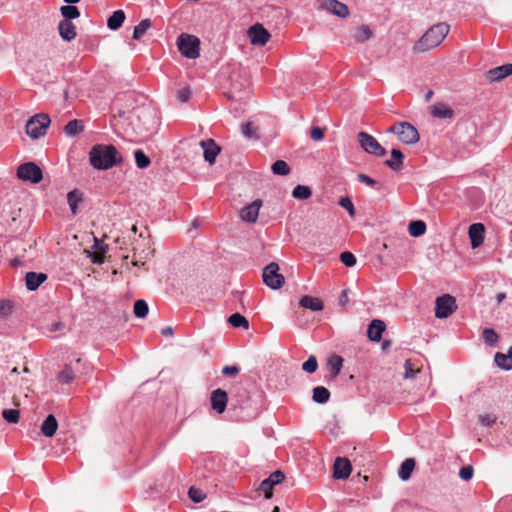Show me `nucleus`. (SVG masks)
Listing matches in <instances>:
<instances>
[{"mask_svg":"<svg viewBox=\"0 0 512 512\" xmlns=\"http://www.w3.org/2000/svg\"><path fill=\"white\" fill-rule=\"evenodd\" d=\"M408 231L411 236L419 237L425 233L426 225L421 220L412 221L409 224Z\"/></svg>","mask_w":512,"mask_h":512,"instance_id":"e433bc0d","label":"nucleus"},{"mask_svg":"<svg viewBox=\"0 0 512 512\" xmlns=\"http://www.w3.org/2000/svg\"><path fill=\"white\" fill-rule=\"evenodd\" d=\"M415 468V460L413 458L406 459L400 466L398 476L401 480L407 481Z\"/></svg>","mask_w":512,"mask_h":512,"instance_id":"c756f323","label":"nucleus"},{"mask_svg":"<svg viewBox=\"0 0 512 512\" xmlns=\"http://www.w3.org/2000/svg\"><path fill=\"white\" fill-rule=\"evenodd\" d=\"M430 113L438 119H452L455 115L454 111L444 103H435L430 107Z\"/></svg>","mask_w":512,"mask_h":512,"instance_id":"b1692460","label":"nucleus"},{"mask_svg":"<svg viewBox=\"0 0 512 512\" xmlns=\"http://www.w3.org/2000/svg\"><path fill=\"white\" fill-rule=\"evenodd\" d=\"M272 172L276 175L285 176L289 174L290 168L289 165L283 160H277L272 164Z\"/></svg>","mask_w":512,"mask_h":512,"instance_id":"37998d69","label":"nucleus"},{"mask_svg":"<svg viewBox=\"0 0 512 512\" xmlns=\"http://www.w3.org/2000/svg\"><path fill=\"white\" fill-rule=\"evenodd\" d=\"M60 12L64 18L63 20L71 21L80 16L78 8L74 5H64L60 8Z\"/></svg>","mask_w":512,"mask_h":512,"instance_id":"c9c22d12","label":"nucleus"},{"mask_svg":"<svg viewBox=\"0 0 512 512\" xmlns=\"http://www.w3.org/2000/svg\"><path fill=\"white\" fill-rule=\"evenodd\" d=\"M261 205V200H255L249 205L243 207L240 211L241 220L248 223H255L257 221Z\"/></svg>","mask_w":512,"mask_h":512,"instance_id":"dca6fc26","label":"nucleus"},{"mask_svg":"<svg viewBox=\"0 0 512 512\" xmlns=\"http://www.w3.org/2000/svg\"><path fill=\"white\" fill-rule=\"evenodd\" d=\"M311 195H312L311 189L305 185H297L292 191V196L295 199H299V200H306Z\"/></svg>","mask_w":512,"mask_h":512,"instance_id":"ea45409f","label":"nucleus"},{"mask_svg":"<svg viewBox=\"0 0 512 512\" xmlns=\"http://www.w3.org/2000/svg\"><path fill=\"white\" fill-rule=\"evenodd\" d=\"M343 362L344 359L336 354L331 355L328 358L327 366L332 378H336L340 374L341 369L343 367Z\"/></svg>","mask_w":512,"mask_h":512,"instance_id":"a878e982","label":"nucleus"},{"mask_svg":"<svg viewBox=\"0 0 512 512\" xmlns=\"http://www.w3.org/2000/svg\"><path fill=\"white\" fill-rule=\"evenodd\" d=\"M450 27L446 23H438L430 27L414 45V51L426 52L439 46L448 35Z\"/></svg>","mask_w":512,"mask_h":512,"instance_id":"f03ea898","label":"nucleus"},{"mask_svg":"<svg viewBox=\"0 0 512 512\" xmlns=\"http://www.w3.org/2000/svg\"><path fill=\"white\" fill-rule=\"evenodd\" d=\"M404 155L399 149L391 150V159L385 161V164L394 171H398L403 167Z\"/></svg>","mask_w":512,"mask_h":512,"instance_id":"bb28decb","label":"nucleus"},{"mask_svg":"<svg viewBox=\"0 0 512 512\" xmlns=\"http://www.w3.org/2000/svg\"><path fill=\"white\" fill-rule=\"evenodd\" d=\"M432 95H433V91H432V90H429V91L426 93V95H425V100H426V101H429V100L431 99Z\"/></svg>","mask_w":512,"mask_h":512,"instance_id":"338daca9","label":"nucleus"},{"mask_svg":"<svg viewBox=\"0 0 512 512\" xmlns=\"http://www.w3.org/2000/svg\"><path fill=\"white\" fill-rule=\"evenodd\" d=\"M352 465L347 458H336L333 466V476L336 479H346L350 476Z\"/></svg>","mask_w":512,"mask_h":512,"instance_id":"2eb2a0df","label":"nucleus"},{"mask_svg":"<svg viewBox=\"0 0 512 512\" xmlns=\"http://www.w3.org/2000/svg\"><path fill=\"white\" fill-rule=\"evenodd\" d=\"M238 372H239V367H238V366H236V365H232V366H225V367L222 369V373H223L224 375H229V376L236 375Z\"/></svg>","mask_w":512,"mask_h":512,"instance_id":"052dcab7","label":"nucleus"},{"mask_svg":"<svg viewBox=\"0 0 512 512\" xmlns=\"http://www.w3.org/2000/svg\"><path fill=\"white\" fill-rule=\"evenodd\" d=\"M357 180L360 182V183H363L367 186H370V187H375L377 185V181L373 178H371L370 176L364 174V173H359L357 175Z\"/></svg>","mask_w":512,"mask_h":512,"instance_id":"864d4df0","label":"nucleus"},{"mask_svg":"<svg viewBox=\"0 0 512 512\" xmlns=\"http://www.w3.org/2000/svg\"><path fill=\"white\" fill-rule=\"evenodd\" d=\"M479 420L483 426H491L495 423L496 417L490 414H482L479 416Z\"/></svg>","mask_w":512,"mask_h":512,"instance_id":"bf43d9fd","label":"nucleus"},{"mask_svg":"<svg viewBox=\"0 0 512 512\" xmlns=\"http://www.w3.org/2000/svg\"><path fill=\"white\" fill-rule=\"evenodd\" d=\"M389 345H390V341H384V342L382 343V349H384V350H385L387 347H389Z\"/></svg>","mask_w":512,"mask_h":512,"instance_id":"774afa93","label":"nucleus"},{"mask_svg":"<svg viewBox=\"0 0 512 512\" xmlns=\"http://www.w3.org/2000/svg\"><path fill=\"white\" fill-rule=\"evenodd\" d=\"M161 334L163 336H172L173 335V328L171 326L164 327L161 330Z\"/></svg>","mask_w":512,"mask_h":512,"instance_id":"0e129e2a","label":"nucleus"},{"mask_svg":"<svg viewBox=\"0 0 512 512\" xmlns=\"http://www.w3.org/2000/svg\"><path fill=\"white\" fill-rule=\"evenodd\" d=\"M17 177L23 181L39 183L43 178L41 168L34 162H26L17 168Z\"/></svg>","mask_w":512,"mask_h":512,"instance_id":"0eeeda50","label":"nucleus"},{"mask_svg":"<svg viewBox=\"0 0 512 512\" xmlns=\"http://www.w3.org/2000/svg\"><path fill=\"white\" fill-rule=\"evenodd\" d=\"M2 417L8 422V423H17L20 418L19 411L16 409H4L2 411Z\"/></svg>","mask_w":512,"mask_h":512,"instance_id":"8fccbe9b","label":"nucleus"},{"mask_svg":"<svg viewBox=\"0 0 512 512\" xmlns=\"http://www.w3.org/2000/svg\"><path fill=\"white\" fill-rule=\"evenodd\" d=\"M387 132L396 134L398 139L404 144L411 145L419 141L417 129L408 122H398L390 126Z\"/></svg>","mask_w":512,"mask_h":512,"instance_id":"20e7f679","label":"nucleus"},{"mask_svg":"<svg viewBox=\"0 0 512 512\" xmlns=\"http://www.w3.org/2000/svg\"><path fill=\"white\" fill-rule=\"evenodd\" d=\"M249 37L250 41L253 45L262 46L265 45L269 39L270 34L268 31L260 24H255L249 28Z\"/></svg>","mask_w":512,"mask_h":512,"instance_id":"f8f14e48","label":"nucleus"},{"mask_svg":"<svg viewBox=\"0 0 512 512\" xmlns=\"http://www.w3.org/2000/svg\"><path fill=\"white\" fill-rule=\"evenodd\" d=\"M372 36L373 33L371 29L366 25H362L358 28L357 32L355 33L354 39L356 42L362 43L369 40Z\"/></svg>","mask_w":512,"mask_h":512,"instance_id":"a19ab883","label":"nucleus"},{"mask_svg":"<svg viewBox=\"0 0 512 512\" xmlns=\"http://www.w3.org/2000/svg\"><path fill=\"white\" fill-rule=\"evenodd\" d=\"M330 392L323 386H317L313 389L312 399L319 404H325L329 401Z\"/></svg>","mask_w":512,"mask_h":512,"instance_id":"7c9ffc66","label":"nucleus"},{"mask_svg":"<svg viewBox=\"0 0 512 512\" xmlns=\"http://www.w3.org/2000/svg\"><path fill=\"white\" fill-rule=\"evenodd\" d=\"M284 478V474L280 470H277L261 482L259 489L264 493L266 499H270L272 497L273 486L282 482Z\"/></svg>","mask_w":512,"mask_h":512,"instance_id":"9b49d317","label":"nucleus"},{"mask_svg":"<svg viewBox=\"0 0 512 512\" xmlns=\"http://www.w3.org/2000/svg\"><path fill=\"white\" fill-rule=\"evenodd\" d=\"M323 7L341 18H346L349 15L348 7L337 0H324Z\"/></svg>","mask_w":512,"mask_h":512,"instance_id":"aec40b11","label":"nucleus"},{"mask_svg":"<svg viewBox=\"0 0 512 512\" xmlns=\"http://www.w3.org/2000/svg\"><path fill=\"white\" fill-rule=\"evenodd\" d=\"M496 365L504 370L512 369V361L507 354L497 352L494 357Z\"/></svg>","mask_w":512,"mask_h":512,"instance_id":"58836bf2","label":"nucleus"},{"mask_svg":"<svg viewBox=\"0 0 512 512\" xmlns=\"http://www.w3.org/2000/svg\"><path fill=\"white\" fill-rule=\"evenodd\" d=\"M190 96H191V91H190L189 87H184L177 92V99L181 103L187 102L189 100Z\"/></svg>","mask_w":512,"mask_h":512,"instance_id":"4d7b16f0","label":"nucleus"},{"mask_svg":"<svg viewBox=\"0 0 512 512\" xmlns=\"http://www.w3.org/2000/svg\"><path fill=\"white\" fill-rule=\"evenodd\" d=\"M83 124L80 120H77V119H74V120H71L69 121L65 127H64V131L66 133V135L68 136H76L78 135L79 133H81L83 131Z\"/></svg>","mask_w":512,"mask_h":512,"instance_id":"473e14b6","label":"nucleus"},{"mask_svg":"<svg viewBox=\"0 0 512 512\" xmlns=\"http://www.w3.org/2000/svg\"><path fill=\"white\" fill-rule=\"evenodd\" d=\"M482 336L484 341L490 346H495L498 341V334L492 328H485Z\"/></svg>","mask_w":512,"mask_h":512,"instance_id":"49530a36","label":"nucleus"},{"mask_svg":"<svg viewBox=\"0 0 512 512\" xmlns=\"http://www.w3.org/2000/svg\"><path fill=\"white\" fill-rule=\"evenodd\" d=\"M404 367H405L404 378H406V379L414 378L416 376L417 372H419V370H415L412 367V363L410 360L405 361Z\"/></svg>","mask_w":512,"mask_h":512,"instance_id":"6e6d98bb","label":"nucleus"},{"mask_svg":"<svg viewBox=\"0 0 512 512\" xmlns=\"http://www.w3.org/2000/svg\"><path fill=\"white\" fill-rule=\"evenodd\" d=\"M318 368L317 358L314 355H310L308 359L302 364V369L307 373H314Z\"/></svg>","mask_w":512,"mask_h":512,"instance_id":"de8ad7c7","label":"nucleus"},{"mask_svg":"<svg viewBox=\"0 0 512 512\" xmlns=\"http://www.w3.org/2000/svg\"><path fill=\"white\" fill-rule=\"evenodd\" d=\"M505 297H506V296H505V294H504V293H499V294L497 295V302H498V303H501V302L505 299Z\"/></svg>","mask_w":512,"mask_h":512,"instance_id":"69168bd1","label":"nucleus"},{"mask_svg":"<svg viewBox=\"0 0 512 512\" xmlns=\"http://www.w3.org/2000/svg\"><path fill=\"white\" fill-rule=\"evenodd\" d=\"M300 306L311 311H321L323 309V302L317 298L312 296H303L299 302Z\"/></svg>","mask_w":512,"mask_h":512,"instance_id":"cd10ccee","label":"nucleus"},{"mask_svg":"<svg viewBox=\"0 0 512 512\" xmlns=\"http://www.w3.org/2000/svg\"><path fill=\"white\" fill-rule=\"evenodd\" d=\"M200 145L203 149L204 159L210 164H213L220 152L219 146L212 139L201 141Z\"/></svg>","mask_w":512,"mask_h":512,"instance_id":"a211bd4d","label":"nucleus"},{"mask_svg":"<svg viewBox=\"0 0 512 512\" xmlns=\"http://www.w3.org/2000/svg\"><path fill=\"white\" fill-rule=\"evenodd\" d=\"M348 301H349V298H348V291H347V290H343V291L341 292L340 297H339V304H340L341 306H344V305H346V304L348 303Z\"/></svg>","mask_w":512,"mask_h":512,"instance_id":"680f3d73","label":"nucleus"},{"mask_svg":"<svg viewBox=\"0 0 512 512\" xmlns=\"http://www.w3.org/2000/svg\"><path fill=\"white\" fill-rule=\"evenodd\" d=\"M188 495L189 498L195 503L202 502L206 497V494L201 489H198L194 486L189 488Z\"/></svg>","mask_w":512,"mask_h":512,"instance_id":"09e8293b","label":"nucleus"},{"mask_svg":"<svg viewBox=\"0 0 512 512\" xmlns=\"http://www.w3.org/2000/svg\"><path fill=\"white\" fill-rule=\"evenodd\" d=\"M435 305V316L439 319L448 318L457 309L455 298L449 294L438 297Z\"/></svg>","mask_w":512,"mask_h":512,"instance_id":"1a4fd4ad","label":"nucleus"},{"mask_svg":"<svg viewBox=\"0 0 512 512\" xmlns=\"http://www.w3.org/2000/svg\"><path fill=\"white\" fill-rule=\"evenodd\" d=\"M485 228L482 223H474L469 226L468 234L472 248L479 247L484 241Z\"/></svg>","mask_w":512,"mask_h":512,"instance_id":"f3484780","label":"nucleus"},{"mask_svg":"<svg viewBox=\"0 0 512 512\" xmlns=\"http://www.w3.org/2000/svg\"><path fill=\"white\" fill-rule=\"evenodd\" d=\"M135 162L138 168L145 169L151 164L150 158L140 149L134 153Z\"/></svg>","mask_w":512,"mask_h":512,"instance_id":"79ce46f5","label":"nucleus"},{"mask_svg":"<svg viewBox=\"0 0 512 512\" xmlns=\"http://www.w3.org/2000/svg\"><path fill=\"white\" fill-rule=\"evenodd\" d=\"M339 205L346 209L351 217L355 216L354 204L349 197H342L339 201Z\"/></svg>","mask_w":512,"mask_h":512,"instance_id":"3c124183","label":"nucleus"},{"mask_svg":"<svg viewBox=\"0 0 512 512\" xmlns=\"http://www.w3.org/2000/svg\"><path fill=\"white\" fill-rule=\"evenodd\" d=\"M177 47L188 59H196L200 55V40L194 35L182 33L177 38Z\"/></svg>","mask_w":512,"mask_h":512,"instance_id":"7ed1b4c3","label":"nucleus"},{"mask_svg":"<svg viewBox=\"0 0 512 512\" xmlns=\"http://www.w3.org/2000/svg\"><path fill=\"white\" fill-rule=\"evenodd\" d=\"M386 325L380 319H374L368 326L367 336L373 342H379L382 338V333L385 331Z\"/></svg>","mask_w":512,"mask_h":512,"instance_id":"6ab92c4d","label":"nucleus"},{"mask_svg":"<svg viewBox=\"0 0 512 512\" xmlns=\"http://www.w3.org/2000/svg\"><path fill=\"white\" fill-rule=\"evenodd\" d=\"M63 328H64V324L61 321H56L51 324L49 330L51 332H56V331L62 330Z\"/></svg>","mask_w":512,"mask_h":512,"instance_id":"e2e57ef3","label":"nucleus"},{"mask_svg":"<svg viewBox=\"0 0 512 512\" xmlns=\"http://www.w3.org/2000/svg\"><path fill=\"white\" fill-rule=\"evenodd\" d=\"M89 162L97 170H107L122 162V157L113 145L96 144L89 152Z\"/></svg>","mask_w":512,"mask_h":512,"instance_id":"f257e3e1","label":"nucleus"},{"mask_svg":"<svg viewBox=\"0 0 512 512\" xmlns=\"http://www.w3.org/2000/svg\"><path fill=\"white\" fill-rule=\"evenodd\" d=\"M148 304L144 300H137L134 304V315L137 318H144L148 314Z\"/></svg>","mask_w":512,"mask_h":512,"instance_id":"a18cd8bd","label":"nucleus"},{"mask_svg":"<svg viewBox=\"0 0 512 512\" xmlns=\"http://www.w3.org/2000/svg\"><path fill=\"white\" fill-rule=\"evenodd\" d=\"M51 120L47 114L40 113L31 117L26 123V133L33 139L45 135Z\"/></svg>","mask_w":512,"mask_h":512,"instance_id":"39448f33","label":"nucleus"},{"mask_svg":"<svg viewBox=\"0 0 512 512\" xmlns=\"http://www.w3.org/2000/svg\"><path fill=\"white\" fill-rule=\"evenodd\" d=\"M512 74V64H504L488 70L485 74L489 82L501 81Z\"/></svg>","mask_w":512,"mask_h":512,"instance_id":"ddd939ff","label":"nucleus"},{"mask_svg":"<svg viewBox=\"0 0 512 512\" xmlns=\"http://www.w3.org/2000/svg\"><path fill=\"white\" fill-rule=\"evenodd\" d=\"M473 472L474 471H473L472 466H470V465L463 466L460 469L459 476L461 477V479L468 481L473 477Z\"/></svg>","mask_w":512,"mask_h":512,"instance_id":"5fc2aeb1","label":"nucleus"},{"mask_svg":"<svg viewBox=\"0 0 512 512\" xmlns=\"http://www.w3.org/2000/svg\"><path fill=\"white\" fill-rule=\"evenodd\" d=\"M357 138L360 143V146L366 153H369L376 157L385 156V148L382 147V145L372 135L361 131L358 133Z\"/></svg>","mask_w":512,"mask_h":512,"instance_id":"423d86ee","label":"nucleus"},{"mask_svg":"<svg viewBox=\"0 0 512 512\" xmlns=\"http://www.w3.org/2000/svg\"><path fill=\"white\" fill-rule=\"evenodd\" d=\"M210 401L212 409L218 414H222L227 407L228 395L224 390L216 389L212 391Z\"/></svg>","mask_w":512,"mask_h":512,"instance_id":"4468645a","label":"nucleus"},{"mask_svg":"<svg viewBox=\"0 0 512 512\" xmlns=\"http://www.w3.org/2000/svg\"><path fill=\"white\" fill-rule=\"evenodd\" d=\"M58 428L57 419L53 414H49L41 425V432L46 437H52Z\"/></svg>","mask_w":512,"mask_h":512,"instance_id":"393cba45","label":"nucleus"},{"mask_svg":"<svg viewBox=\"0 0 512 512\" xmlns=\"http://www.w3.org/2000/svg\"><path fill=\"white\" fill-rule=\"evenodd\" d=\"M242 134L248 139H257V128L251 123L246 122L241 125Z\"/></svg>","mask_w":512,"mask_h":512,"instance_id":"c03bdc74","label":"nucleus"},{"mask_svg":"<svg viewBox=\"0 0 512 512\" xmlns=\"http://www.w3.org/2000/svg\"><path fill=\"white\" fill-rule=\"evenodd\" d=\"M152 26L150 19H143L134 27L133 39L140 40L147 30Z\"/></svg>","mask_w":512,"mask_h":512,"instance_id":"72a5a7b5","label":"nucleus"},{"mask_svg":"<svg viewBox=\"0 0 512 512\" xmlns=\"http://www.w3.org/2000/svg\"><path fill=\"white\" fill-rule=\"evenodd\" d=\"M107 246H105L104 244H102L97 238H94V245H93V248L96 250V251H100V253L98 254L97 252L93 253V254H89V256L91 257V260L93 263H102L103 262V254L105 253V249H106Z\"/></svg>","mask_w":512,"mask_h":512,"instance_id":"f704fd0d","label":"nucleus"},{"mask_svg":"<svg viewBox=\"0 0 512 512\" xmlns=\"http://www.w3.org/2000/svg\"><path fill=\"white\" fill-rule=\"evenodd\" d=\"M249 95V81L244 78L240 82L234 81L231 82V88L228 92V97L233 100L242 101L246 99Z\"/></svg>","mask_w":512,"mask_h":512,"instance_id":"9d476101","label":"nucleus"},{"mask_svg":"<svg viewBox=\"0 0 512 512\" xmlns=\"http://www.w3.org/2000/svg\"><path fill=\"white\" fill-rule=\"evenodd\" d=\"M58 30L61 38L67 42L74 40L77 35L75 25L68 20H61L58 24Z\"/></svg>","mask_w":512,"mask_h":512,"instance_id":"4be33fe9","label":"nucleus"},{"mask_svg":"<svg viewBox=\"0 0 512 512\" xmlns=\"http://www.w3.org/2000/svg\"><path fill=\"white\" fill-rule=\"evenodd\" d=\"M47 279V275L42 272H28L25 276L26 288L29 291H35Z\"/></svg>","mask_w":512,"mask_h":512,"instance_id":"5701e85b","label":"nucleus"},{"mask_svg":"<svg viewBox=\"0 0 512 512\" xmlns=\"http://www.w3.org/2000/svg\"><path fill=\"white\" fill-rule=\"evenodd\" d=\"M67 201L73 215L77 214L78 204L82 202V193L78 190H72L67 194Z\"/></svg>","mask_w":512,"mask_h":512,"instance_id":"2f4dec72","label":"nucleus"},{"mask_svg":"<svg viewBox=\"0 0 512 512\" xmlns=\"http://www.w3.org/2000/svg\"><path fill=\"white\" fill-rule=\"evenodd\" d=\"M324 130L323 128H320L318 126H315L311 129L310 137L314 141H320L324 137Z\"/></svg>","mask_w":512,"mask_h":512,"instance_id":"13d9d810","label":"nucleus"},{"mask_svg":"<svg viewBox=\"0 0 512 512\" xmlns=\"http://www.w3.org/2000/svg\"><path fill=\"white\" fill-rule=\"evenodd\" d=\"M80 364V359H77L75 364H66L63 369L59 372L57 378L62 384H69L76 377L77 367Z\"/></svg>","mask_w":512,"mask_h":512,"instance_id":"412c9836","label":"nucleus"},{"mask_svg":"<svg viewBox=\"0 0 512 512\" xmlns=\"http://www.w3.org/2000/svg\"><path fill=\"white\" fill-rule=\"evenodd\" d=\"M263 282L271 289H279L284 284V276L279 273V265L275 262L269 263L262 274Z\"/></svg>","mask_w":512,"mask_h":512,"instance_id":"6e6552de","label":"nucleus"},{"mask_svg":"<svg viewBox=\"0 0 512 512\" xmlns=\"http://www.w3.org/2000/svg\"><path fill=\"white\" fill-rule=\"evenodd\" d=\"M125 21V13L123 10H116L108 18L107 26L110 30H118Z\"/></svg>","mask_w":512,"mask_h":512,"instance_id":"c85d7f7f","label":"nucleus"},{"mask_svg":"<svg viewBox=\"0 0 512 512\" xmlns=\"http://www.w3.org/2000/svg\"><path fill=\"white\" fill-rule=\"evenodd\" d=\"M228 322L231 324V326H233L235 328H240V327H242L244 329H248L249 328L248 320L244 316L239 314V313L232 314L228 318Z\"/></svg>","mask_w":512,"mask_h":512,"instance_id":"4c0bfd02","label":"nucleus"},{"mask_svg":"<svg viewBox=\"0 0 512 512\" xmlns=\"http://www.w3.org/2000/svg\"><path fill=\"white\" fill-rule=\"evenodd\" d=\"M340 261L347 267H353L356 264V257L351 252H343Z\"/></svg>","mask_w":512,"mask_h":512,"instance_id":"603ef678","label":"nucleus"}]
</instances>
